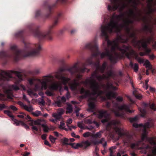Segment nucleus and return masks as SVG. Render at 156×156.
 Instances as JSON below:
<instances>
[{"label":"nucleus","instance_id":"nucleus-4","mask_svg":"<svg viewBox=\"0 0 156 156\" xmlns=\"http://www.w3.org/2000/svg\"><path fill=\"white\" fill-rule=\"evenodd\" d=\"M15 74L19 78L20 80H22L21 78V75L20 73L16 72L14 71H11L8 72H2V80L4 81L9 80V78H12L13 75ZM1 77V76H0V78Z\"/></svg>","mask_w":156,"mask_h":156},{"label":"nucleus","instance_id":"nucleus-42","mask_svg":"<svg viewBox=\"0 0 156 156\" xmlns=\"http://www.w3.org/2000/svg\"><path fill=\"white\" fill-rule=\"evenodd\" d=\"M150 108L151 109L153 110L154 111H156V107H155V105L154 103L151 105L150 106Z\"/></svg>","mask_w":156,"mask_h":156},{"label":"nucleus","instance_id":"nucleus-24","mask_svg":"<svg viewBox=\"0 0 156 156\" xmlns=\"http://www.w3.org/2000/svg\"><path fill=\"white\" fill-rule=\"evenodd\" d=\"M149 40H143L139 42V43H141L143 47L145 48L146 47V43H149Z\"/></svg>","mask_w":156,"mask_h":156},{"label":"nucleus","instance_id":"nucleus-12","mask_svg":"<svg viewBox=\"0 0 156 156\" xmlns=\"http://www.w3.org/2000/svg\"><path fill=\"white\" fill-rule=\"evenodd\" d=\"M60 86V84L58 82L53 83L49 87V88L51 90H56Z\"/></svg>","mask_w":156,"mask_h":156},{"label":"nucleus","instance_id":"nucleus-33","mask_svg":"<svg viewBox=\"0 0 156 156\" xmlns=\"http://www.w3.org/2000/svg\"><path fill=\"white\" fill-rule=\"evenodd\" d=\"M4 112L5 114H7V115H8L9 117H10L12 118H13L14 117V116L12 115V113L11 112H10L9 111H4Z\"/></svg>","mask_w":156,"mask_h":156},{"label":"nucleus","instance_id":"nucleus-26","mask_svg":"<svg viewBox=\"0 0 156 156\" xmlns=\"http://www.w3.org/2000/svg\"><path fill=\"white\" fill-rule=\"evenodd\" d=\"M41 48V47L40 46H39L38 49V50H37L36 51H33L32 52L28 54L27 55L28 56H32V55H36L39 52V50Z\"/></svg>","mask_w":156,"mask_h":156},{"label":"nucleus","instance_id":"nucleus-50","mask_svg":"<svg viewBox=\"0 0 156 156\" xmlns=\"http://www.w3.org/2000/svg\"><path fill=\"white\" fill-rule=\"evenodd\" d=\"M124 23L125 25H127L129 23H131L132 22L128 20L127 19L126 20L124 21Z\"/></svg>","mask_w":156,"mask_h":156},{"label":"nucleus","instance_id":"nucleus-41","mask_svg":"<svg viewBox=\"0 0 156 156\" xmlns=\"http://www.w3.org/2000/svg\"><path fill=\"white\" fill-rule=\"evenodd\" d=\"M62 103L61 101H58L55 102V105L58 107H61Z\"/></svg>","mask_w":156,"mask_h":156},{"label":"nucleus","instance_id":"nucleus-15","mask_svg":"<svg viewBox=\"0 0 156 156\" xmlns=\"http://www.w3.org/2000/svg\"><path fill=\"white\" fill-rule=\"evenodd\" d=\"M115 130L116 133L120 136H121L125 134L124 130L121 128L117 127L115 128Z\"/></svg>","mask_w":156,"mask_h":156},{"label":"nucleus","instance_id":"nucleus-13","mask_svg":"<svg viewBox=\"0 0 156 156\" xmlns=\"http://www.w3.org/2000/svg\"><path fill=\"white\" fill-rule=\"evenodd\" d=\"M105 55L109 56L110 60L112 62H114L116 59V54H115L114 56H112V55L109 56V54L108 52L106 53H102L101 54V57H103Z\"/></svg>","mask_w":156,"mask_h":156},{"label":"nucleus","instance_id":"nucleus-59","mask_svg":"<svg viewBox=\"0 0 156 156\" xmlns=\"http://www.w3.org/2000/svg\"><path fill=\"white\" fill-rule=\"evenodd\" d=\"M68 127L69 128V129L70 130H71L73 129H75L76 128V126H69V127Z\"/></svg>","mask_w":156,"mask_h":156},{"label":"nucleus","instance_id":"nucleus-57","mask_svg":"<svg viewBox=\"0 0 156 156\" xmlns=\"http://www.w3.org/2000/svg\"><path fill=\"white\" fill-rule=\"evenodd\" d=\"M139 111H140V112L141 113H145V110L144 109H142L141 108H139Z\"/></svg>","mask_w":156,"mask_h":156},{"label":"nucleus","instance_id":"nucleus-11","mask_svg":"<svg viewBox=\"0 0 156 156\" xmlns=\"http://www.w3.org/2000/svg\"><path fill=\"white\" fill-rule=\"evenodd\" d=\"M106 114V112H100V113L98 115V117L99 119H101L103 117H104L105 118V119L101 120V122L103 123L108 121V118L105 117Z\"/></svg>","mask_w":156,"mask_h":156},{"label":"nucleus","instance_id":"nucleus-10","mask_svg":"<svg viewBox=\"0 0 156 156\" xmlns=\"http://www.w3.org/2000/svg\"><path fill=\"white\" fill-rule=\"evenodd\" d=\"M40 85L39 84H36L35 86V87L34 90H27V93L29 95L31 96H34L35 97H37L38 96V95L34 92V91L37 90L40 87Z\"/></svg>","mask_w":156,"mask_h":156},{"label":"nucleus","instance_id":"nucleus-32","mask_svg":"<svg viewBox=\"0 0 156 156\" xmlns=\"http://www.w3.org/2000/svg\"><path fill=\"white\" fill-rule=\"evenodd\" d=\"M116 146H113L109 148V150L110 151V155L111 156H112L113 154V150H115L116 148Z\"/></svg>","mask_w":156,"mask_h":156},{"label":"nucleus","instance_id":"nucleus-7","mask_svg":"<svg viewBox=\"0 0 156 156\" xmlns=\"http://www.w3.org/2000/svg\"><path fill=\"white\" fill-rule=\"evenodd\" d=\"M133 126L135 128H140V129L143 130V133L142 136V139L144 140L147 138V132L146 131V129L149 127V123L147 122L145 123L144 125L142 124H138L136 123H133Z\"/></svg>","mask_w":156,"mask_h":156},{"label":"nucleus","instance_id":"nucleus-21","mask_svg":"<svg viewBox=\"0 0 156 156\" xmlns=\"http://www.w3.org/2000/svg\"><path fill=\"white\" fill-rule=\"evenodd\" d=\"M133 94L136 98L137 99H140L142 98V96L140 94H138L136 90L134 91Z\"/></svg>","mask_w":156,"mask_h":156},{"label":"nucleus","instance_id":"nucleus-43","mask_svg":"<svg viewBox=\"0 0 156 156\" xmlns=\"http://www.w3.org/2000/svg\"><path fill=\"white\" fill-rule=\"evenodd\" d=\"M90 133L89 132H87L83 134V136L84 137H87L90 136Z\"/></svg>","mask_w":156,"mask_h":156},{"label":"nucleus","instance_id":"nucleus-18","mask_svg":"<svg viewBox=\"0 0 156 156\" xmlns=\"http://www.w3.org/2000/svg\"><path fill=\"white\" fill-rule=\"evenodd\" d=\"M94 143L95 145L101 144L104 147H105L107 145V142L103 138H102L99 141H97L94 142Z\"/></svg>","mask_w":156,"mask_h":156},{"label":"nucleus","instance_id":"nucleus-9","mask_svg":"<svg viewBox=\"0 0 156 156\" xmlns=\"http://www.w3.org/2000/svg\"><path fill=\"white\" fill-rule=\"evenodd\" d=\"M123 110L126 112H129L130 113H132L134 112L133 110H130L129 109V107L127 105H124L121 106L118 108V111L116 112L115 111L114 113L116 116L122 117L123 115L122 114H119V111L120 110Z\"/></svg>","mask_w":156,"mask_h":156},{"label":"nucleus","instance_id":"nucleus-49","mask_svg":"<svg viewBox=\"0 0 156 156\" xmlns=\"http://www.w3.org/2000/svg\"><path fill=\"white\" fill-rule=\"evenodd\" d=\"M76 144L77 149L79 147H81L82 148V142H81L80 143H77Z\"/></svg>","mask_w":156,"mask_h":156},{"label":"nucleus","instance_id":"nucleus-53","mask_svg":"<svg viewBox=\"0 0 156 156\" xmlns=\"http://www.w3.org/2000/svg\"><path fill=\"white\" fill-rule=\"evenodd\" d=\"M138 116H136L134 118H132L131 119V121L132 122L135 121L138 119Z\"/></svg>","mask_w":156,"mask_h":156},{"label":"nucleus","instance_id":"nucleus-31","mask_svg":"<svg viewBox=\"0 0 156 156\" xmlns=\"http://www.w3.org/2000/svg\"><path fill=\"white\" fill-rule=\"evenodd\" d=\"M33 115L35 116H38L41 115V113L40 111H36L35 112L32 113Z\"/></svg>","mask_w":156,"mask_h":156},{"label":"nucleus","instance_id":"nucleus-44","mask_svg":"<svg viewBox=\"0 0 156 156\" xmlns=\"http://www.w3.org/2000/svg\"><path fill=\"white\" fill-rule=\"evenodd\" d=\"M72 120L71 119H69L67 120V121L66 124L67 126L68 127H69V125L71 124L72 123Z\"/></svg>","mask_w":156,"mask_h":156},{"label":"nucleus","instance_id":"nucleus-51","mask_svg":"<svg viewBox=\"0 0 156 156\" xmlns=\"http://www.w3.org/2000/svg\"><path fill=\"white\" fill-rule=\"evenodd\" d=\"M116 99L118 101H122L123 98L121 97H119L116 98Z\"/></svg>","mask_w":156,"mask_h":156},{"label":"nucleus","instance_id":"nucleus-25","mask_svg":"<svg viewBox=\"0 0 156 156\" xmlns=\"http://www.w3.org/2000/svg\"><path fill=\"white\" fill-rule=\"evenodd\" d=\"M52 116L57 120L60 119L62 117L61 115H60L59 114L57 113H55L52 114Z\"/></svg>","mask_w":156,"mask_h":156},{"label":"nucleus","instance_id":"nucleus-30","mask_svg":"<svg viewBox=\"0 0 156 156\" xmlns=\"http://www.w3.org/2000/svg\"><path fill=\"white\" fill-rule=\"evenodd\" d=\"M73 111V108L71 105H68L67 108V111L66 113H70L72 112Z\"/></svg>","mask_w":156,"mask_h":156},{"label":"nucleus","instance_id":"nucleus-6","mask_svg":"<svg viewBox=\"0 0 156 156\" xmlns=\"http://www.w3.org/2000/svg\"><path fill=\"white\" fill-rule=\"evenodd\" d=\"M51 80L50 77H46L44 78L42 81L41 80L38 79H32L29 80L28 81L30 85L32 84L33 82L35 81L39 83H41L42 85L41 89H46L47 87V83Z\"/></svg>","mask_w":156,"mask_h":156},{"label":"nucleus","instance_id":"nucleus-52","mask_svg":"<svg viewBox=\"0 0 156 156\" xmlns=\"http://www.w3.org/2000/svg\"><path fill=\"white\" fill-rule=\"evenodd\" d=\"M44 143L46 145H48L50 147H51V145L50 144L49 142L47 140H45Z\"/></svg>","mask_w":156,"mask_h":156},{"label":"nucleus","instance_id":"nucleus-48","mask_svg":"<svg viewBox=\"0 0 156 156\" xmlns=\"http://www.w3.org/2000/svg\"><path fill=\"white\" fill-rule=\"evenodd\" d=\"M149 141H150V143L152 145H154L155 144L154 140L153 139H151Z\"/></svg>","mask_w":156,"mask_h":156},{"label":"nucleus","instance_id":"nucleus-34","mask_svg":"<svg viewBox=\"0 0 156 156\" xmlns=\"http://www.w3.org/2000/svg\"><path fill=\"white\" fill-rule=\"evenodd\" d=\"M49 139L50 141L52 143H54L55 142L56 138L54 137L53 136L51 135H50L49 137Z\"/></svg>","mask_w":156,"mask_h":156},{"label":"nucleus","instance_id":"nucleus-55","mask_svg":"<svg viewBox=\"0 0 156 156\" xmlns=\"http://www.w3.org/2000/svg\"><path fill=\"white\" fill-rule=\"evenodd\" d=\"M10 108L13 110L16 111L17 110L16 108L14 106H10Z\"/></svg>","mask_w":156,"mask_h":156},{"label":"nucleus","instance_id":"nucleus-64","mask_svg":"<svg viewBox=\"0 0 156 156\" xmlns=\"http://www.w3.org/2000/svg\"><path fill=\"white\" fill-rule=\"evenodd\" d=\"M30 154V152H25L24 154H23V156H27L29 155Z\"/></svg>","mask_w":156,"mask_h":156},{"label":"nucleus","instance_id":"nucleus-22","mask_svg":"<svg viewBox=\"0 0 156 156\" xmlns=\"http://www.w3.org/2000/svg\"><path fill=\"white\" fill-rule=\"evenodd\" d=\"M61 142L64 145H69L70 143H69V140L68 139L64 137L61 140Z\"/></svg>","mask_w":156,"mask_h":156},{"label":"nucleus","instance_id":"nucleus-19","mask_svg":"<svg viewBox=\"0 0 156 156\" xmlns=\"http://www.w3.org/2000/svg\"><path fill=\"white\" fill-rule=\"evenodd\" d=\"M146 68L148 69H151L152 68V66L150 64V62L147 60H145L144 64Z\"/></svg>","mask_w":156,"mask_h":156},{"label":"nucleus","instance_id":"nucleus-35","mask_svg":"<svg viewBox=\"0 0 156 156\" xmlns=\"http://www.w3.org/2000/svg\"><path fill=\"white\" fill-rule=\"evenodd\" d=\"M17 116L19 118L23 119L26 116V115L23 112H21L20 114L17 115Z\"/></svg>","mask_w":156,"mask_h":156},{"label":"nucleus","instance_id":"nucleus-27","mask_svg":"<svg viewBox=\"0 0 156 156\" xmlns=\"http://www.w3.org/2000/svg\"><path fill=\"white\" fill-rule=\"evenodd\" d=\"M107 89L109 90H115L116 88L115 87L113 86L111 84H108L106 86Z\"/></svg>","mask_w":156,"mask_h":156},{"label":"nucleus","instance_id":"nucleus-56","mask_svg":"<svg viewBox=\"0 0 156 156\" xmlns=\"http://www.w3.org/2000/svg\"><path fill=\"white\" fill-rule=\"evenodd\" d=\"M50 121L54 123H56L57 122V120L56 119H50Z\"/></svg>","mask_w":156,"mask_h":156},{"label":"nucleus","instance_id":"nucleus-46","mask_svg":"<svg viewBox=\"0 0 156 156\" xmlns=\"http://www.w3.org/2000/svg\"><path fill=\"white\" fill-rule=\"evenodd\" d=\"M77 126L78 127L81 129H83V124L82 122H79L78 123Z\"/></svg>","mask_w":156,"mask_h":156},{"label":"nucleus","instance_id":"nucleus-45","mask_svg":"<svg viewBox=\"0 0 156 156\" xmlns=\"http://www.w3.org/2000/svg\"><path fill=\"white\" fill-rule=\"evenodd\" d=\"M147 55L148 56L149 58L151 60H153L155 57L154 55L153 54H147Z\"/></svg>","mask_w":156,"mask_h":156},{"label":"nucleus","instance_id":"nucleus-36","mask_svg":"<svg viewBox=\"0 0 156 156\" xmlns=\"http://www.w3.org/2000/svg\"><path fill=\"white\" fill-rule=\"evenodd\" d=\"M64 89L66 90L67 91V93L66 95V98L67 99H68L70 97V94L69 93L68 91V87L66 86L65 87Z\"/></svg>","mask_w":156,"mask_h":156},{"label":"nucleus","instance_id":"nucleus-62","mask_svg":"<svg viewBox=\"0 0 156 156\" xmlns=\"http://www.w3.org/2000/svg\"><path fill=\"white\" fill-rule=\"evenodd\" d=\"M137 146V145L135 144H131V147L132 148H134L136 147Z\"/></svg>","mask_w":156,"mask_h":156},{"label":"nucleus","instance_id":"nucleus-29","mask_svg":"<svg viewBox=\"0 0 156 156\" xmlns=\"http://www.w3.org/2000/svg\"><path fill=\"white\" fill-rule=\"evenodd\" d=\"M23 107L25 110L29 112L32 111L33 110L32 107L31 106H28L26 105H24Z\"/></svg>","mask_w":156,"mask_h":156},{"label":"nucleus","instance_id":"nucleus-5","mask_svg":"<svg viewBox=\"0 0 156 156\" xmlns=\"http://www.w3.org/2000/svg\"><path fill=\"white\" fill-rule=\"evenodd\" d=\"M108 44H111L112 45L111 49V51L112 52L114 49H119L122 53H124L126 52H128L130 51V48L128 47L123 46L122 48H120L118 46V44L116 43V41L110 42L108 41Z\"/></svg>","mask_w":156,"mask_h":156},{"label":"nucleus","instance_id":"nucleus-38","mask_svg":"<svg viewBox=\"0 0 156 156\" xmlns=\"http://www.w3.org/2000/svg\"><path fill=\"white\" fill-rule=\"evenodd\" d=\"M72 147L75 149H77V144H76L75 143H70L69 144Z\"/></svg>","mask_w":156,"mask_h":156},{"label":"nucleus","instance_id":"nucleus-14","mask_svg":"<svg viewBox=\"0 0 156 156\" xmlns=\"http://www.w3.org/2000/svg\"><path fill=\"white\" fill-rule=\"evenodd\" d=\"M19 83L18 82H16L15 83V84L14 85H12V88L14 90H18L19 89V87H21L23 90H25V87L24 86L22 85H19Z\"/></svg>","mask_w":156,"mask_h":156},{"label":"nucleus","instance_id":"nucleus-58","mask_svg":"<svg viewBox=\"0 0 156 156\" xmlns=\"http://www.w3.org/2000/svg\"><path fill=\"white\" fill-rule=\"evenodd\" d=\"M26 119H29L30 121L31 120V118L29 115H26V116L24 117Z\"/></svg>","mask_w":156,"mask_h":156},{"label":"nucleus","instance_id":"nucleus-17","mask_svg":"<svg viewBox=\"0 0 156 156\" xmlns=\"http://www.w3.org/2000/svg\"><path fill=\"white\" fill-rule=\"evenodd\" d=\"M112 73L111 71H110L109 72L107 73L106 76H103L102 77L101 76H98L97 77V79L99 80H100L102 79H106L112 75Z\"/></svg>","mask_w":156,"mask_h":156},{"label":"nucleus","instance_id":"nucleus-61","mask_svg":"<svg viewBox=\"0 0 156 156\" xmlns=\"http://www.w3.org/2000/svg\"><path fill=\"white\" fill-rule=\"evenodd\" d=\"M148 84H145L143 86V87L146 90H147L148 88Z\"/></svg>","mask_w":156,"mask_h":156},{"label":"nucleus","instance_id":"nucleus-2","mask_svg":"<svg viewBox=\"0 0 156 156\" xmlns=\"http://www.w3.org/2000/svg\"><path fill=\"white\" fill-rule=\"evenodd\" d=\"M62 70H59L55 73V77L57 79L60 80L62 83L65 86V87L68 85L70 87L72 90H74L76 89L78 85V83L76 82V80L72 81L69 78L59 76L60 73Z\"/></svg>","mask_w":156,"mask_h":156},{"label":"nucleus","instance_id":"nucleus-1","mask_svg":"<svg viewBox=\"0 0 156 156\" xmlns=\"http://www.w3.org/2000/svg\"><path fill=\"white\" fill-rule=\"evenodd\" d=\"M85 83H89L90 85V89L91 91L90 92L89 91L85 92L83 88H82L80 90V93L82 94L85 93V96H89L90 97H93V98H90L88 99L89 107L90 108H93L94 107V102L95 98L98 95L101 94L102 92L99 91V87L98 84L94 82H89L87 81L85 82Z\"/></svg>","mask_w":156,"mask_h":156},{"label":"nucleus","instance_id":"nucleus-60","mask_svg":"<svg viewBox=\"0 0 156 156\" xmlns=\"http://www.w3.org/2000/svg\"><path fill=\"white\" fill-rule=\"evenodd\" d=\"M23 98L26 100L29 103H30V101L27 99V97L26 96V95L24 94L23 95Z\"/></svg>","mask_w":156,"mask_h":156},{"label":"nucleus","instance_id":"nucleus-39","mask_svg":"<svg viewBox=\"0 0 156 156\" xmlns=\"http://www.w3.org/2000/svg\"><path fill=\"white\" fill-rule=\"evenodd\" d=\"M136 58L137 59V61L140 63H143L144 64V61L145 60H144L143 59L140 58H137L136 57Z\"/></svg>","mask_w":156,"mask_h":156},{"label":"nucleus","instance_id":"nucleus-23","mask_svg":"<svg viewBox=\"0 0 156 156\" xmlns=\"http://www.w3.org/2000/svg\"><path fill=\"white\" fill-rule=\"evenodd\" d=\"M131 66L133 69L134 71L135 72H137L139 69L138 65L137 64L135 63L133 64L132 62H130V64Z\"/></svg>","mask_w":156,"mask_h":156},{"label":"nucleus","instance_id":"nucleus-40","mask_svg":"<svg viewBox=\"0 0 156 156\" xmlns=\"http://www.w3.org/2000/svg\"><path fill=\"white\" fill-rule=\"evenodd\" d=\"M57 113L58 114H59V115H62L64 111L62 109L59 108L58 109Z\"/></svg>","mask_w":156,"mask_h":156},{"label":"nucleus","instance_id":"nucleus-3","mask_svg":"<svg viewBox=\"0 0 156 156\" xmlns=\"http://www.w3.org/2000/svg\"><path fill=\"white\" fill-rule=\"evenodd\" d=\"M123 26H118L115 23L111 20L107 26L102 27L101 31L103 34L107 31L111 32L113 30L117 32Z\"/></svg>","mask_w":156,"mask_h":156},{"label":"nucleus","instance_id":"nucleus-47","mask_svg":"<svg viewBox=\"0 0 156 156\" xmlns=\"http://www.w3.org/2000/svg\"><path fill=\"white\" fill-rule=\"evenodd\" d=\"M21 121H18L17 120H16L15 121V123L16 126H19L20 125L21 123Z\"/></svg>","mask_w":156,"mask_h":156},{"label":"nucleus","instance_id":"nucleus-63","mask_svg":"<svg viewBox=\"0 0 156 156\" xmlns=\"http://www.w3.org/2000/svg\"><path fill=\"white\" fill-rule=\"evenodd\" d=\"M46 94H47V95L48 96H51L52 95V93L51 92L49 91L47 92H46Z\"/></svg>","mask_w":156,"mask_h":156},{"label":"nucleus","instance_id":"nucleus-54","mask_svg":"<svg viewBox=\"0 0 156 156\" xmlns=\"http://www.w3.org/2000/svg\"><path fill=\"white\" fill-rule=\"evenodd\" d=\"M61 101L62 102L64 103L66 101V98L64 96L62 97L61 98Z\"/></svg>","mask_w":156,"mask_h":156},{"label":"nucleus","instance_id":"nucleus-28","mask_svg":"<svg viewBox=\"0 0 156 156\" xmlns=\"http://www.w3.org/2000/svg\"><path fill=\"white\" fill-rule=\"evenodd\" d=\"M59 128L61 129H64L66 131H67V129L65 128V123L63 122H61L60 123V125L59 126Z\"/></svg>","mask_w":156,"mask_h":156},{"label":"nucleus","instance_id":"nucleus-37","mask_svg":"<svg viewBox=\"0 0 156 156\" xmlns=\"http://www.w3.org/2000/svg\"><path fill=\"white\" fill-rule=\"evenodd\" d=\"M102 132L99 131L97 133L95 134L94 135V137L96 138H100L101 137Z\"/></svg>","mask_w":156,"mask_h":156},{"label":"nucleus","instance_id":"nucleus-8","mask_svg":"<svg viewBox=\"0 0 156 156\" xmlns=\"http://www.w3.org/2000/svg\"><path fill=\"white\" fill-rule=\"evenodd\" d=\"M43 123H46V122L44 119H39L36 121H32L31 122V125H41L43 128L44 132H47L49 129L48 127L45 124H43Z\"/></svg>","mask_w":156,"mask_h":156},{"label":"nucleus","instance_id":"nucleus-20","mask_svg":"<svg viewBox=\"0 0 156 156\" xmlns=\"http://www.w3.org/2000/svg\"><path fill=\"white\" fill-rule=\"evenodd\" d=\"M116 94L115 92H110L106 94L107 98L108 99H111L112 98L115 97Z\"/></svg>","mask_w":156,"mask_h":156},{"label":"nucleus","instance_id":"nucleus-16","mask_svg":"<svg viewBox=\"0 0 156 156\" xmlns=\"http://www.w3.org/2000/svg\"><path fill=\"white\" fill-rule=\"evenodd\" d=\"M82 142V148L86 149L89 147L91 145V143L88 140L83 141Z\"/></svg>","mask_w":156,"mask_h":156}]
</instances>
